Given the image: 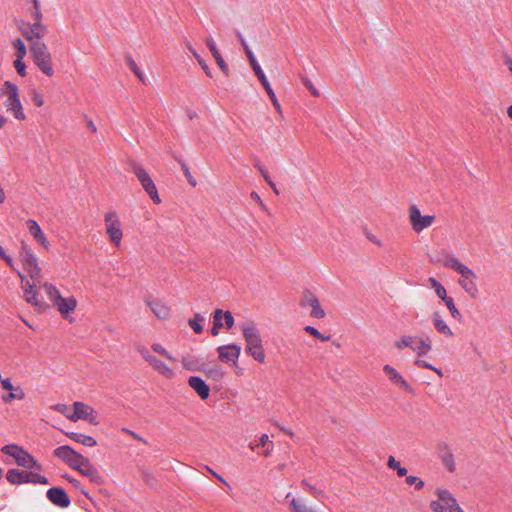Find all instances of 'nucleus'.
Here are the masks:
<instances>
[{
  "label": "nucleus",
  "mask_w": 512,
  "mask_h": 512,
  "mask_svg": "<svg viewBox=\"0 0 512 512\" xmlns=\"http://www.w3.org/2000/svg\"><path fill=\"white\" fill-rule=\"evenodd\" d=\"M240 328L246 343V353L257 362L264 363L265 352L263 348L262 337L255 323L253 321H247L243 323Z\"/></svg>",
  "instance_id": "1"
},
{
  "label": "nucleus",
  "mask_w": 512,
  "mask_h": 512,
  "mask_svg": "<svg viewBox=\"0 0 512 512\" xmlns=\"http://www.w3.org/2000/svg\"><path fill=\"white\" fill-rule=\"evenodd\" d=\"M444 265L461 275L458 283L472 299L478 297L479 290L474 281L476 279V274L468 266L464 265L454 256L448 257L445 260Z\"/></svg>",
  "instance_id": "2"
},
{
  "label": "nucleus",
  "mask_w": 512,
  "mask_h": 512,
  "mask_svg": "<svg viewBox=\"0 0 512 512\" xmlns=\"http://www.w3.org/2000/svg\"><path fill=\"white\" fill-rule=\"evenodd\" d=\"M30 52L35 65L47 76H53L52 57L46 44L42 41H34L30 44Z\"/></svg>",
  "instance_id": "3"
},
{
  "label": "nucleus",
  "mask_w": 512,
  "mask_h": 512,
  "mask_svg": "<svg viewBox=\"0 0 512 512\" xmlns=\"http://www.w3.org/2000/svg\"><path fill=\"white\" fill-rule=\"evenodd\" d=\"M435 495L439 500L430 502L429 507L432 512H464L449 490L438 488Z\"/></svg>",
  "instance_id": "4"
},
{
  "label": "nucleus",
  "mask_w": 512,
  "mask_h": 512,
  "mask_svg": "<svg viewBox=\"0 0 512 512\" xmlns=\"http://www.w3.org/2000/svg\"><path fill=\"white\" fill-rule=\"evenodd\" d=\"M129 166L130 170L135 174L138 181L141 183L143 189L149 195L151 200L155 204H159L161 202V199L158 194V190L148 172L141 165L137 164L133 160L129 162Z\"/></svg>",
  "instance_id": "5"
},
{
  "label": "nucleus",
  "mask_w": 512,
  "mask_h": 512,
  "mask_svg": "<svg viewBox=\"0 0 512 512\" xmlns=\"http://www.w3.org/2000/svg\"><path fill=\"white\" fill-rule=\"evenodd\" d=\"M1 451L13 457L19 466L27 469L41 470V465L27 451L16 444H8L2 447Z\"/></svg>",
  "instance_id": "6"
},
{
  "label": "nucleus",
  "mask_w": 512,
  "mask_h": 512,
  "mask_svg": "<svg viewBox=\"0 0 512 512\" xmlns=\"http://www.w3.org/2000/svg\"><path fill=\"white\" fill-rule=\"evenodd\" d=\"M7 480L13 485H20L24 483H34V484H48L49 480L47 477L40 475L38 473H34L31 471L18 470V469H10L6 474Z\"/></svg>",
  "instance_id": "7"
},
{
  "label": "nucleus",
  "mask_w": 512,
  "mask_h": 512,
  "mask_svg": "<svg viewBox=\"0 0 512 512\" xmlns=\"http://www.w3.org/2000/svg\"><path fill=\"white\" fill-rule=\"evenodd\" d=\"M20 258L24 269L32 279L37 280L41 277V268L39 267L38 260L25 242L21 243Z\"/></svg>",
  "instance_id": "8"
},
{
  "label": "nucleus",
  "mask_w": 512,
  "mask_h": 512,
  "mask_svg": "<svg viewBox=\"0 0 512 512\" xmlns=\"http://www.w3.org/2000/svg\"><path fill=\"white\" fill-rule=\"evenodd\" d=\"M408 212L412 230L416 233H420L425 228H428L436 220L434 215H421V212L416 205L410 206Z\"/></svg>",
  "instance_id": "9"
},
{
  "label": "nucleus",
  "mask_w": 512,
  "mask_h": 512,
  "mask_svg": "<svg viewBox=\"0 0 512 512\" xmlns=\"http://www.w3.org/2000/svg\"><path fill=\"white\" fill-rule=\"evenodd\" d=\"M73 407L74 412L66 415L69 420L76 422L81 419L88 421L92 425H98L97 413L91 406L83 402H74Z\"/></svg>",
  "instance_id": "10"
},
{
  "label": "nucleus",
  "mask_w": 512,
  "mask_h": 512,
  "mask_svg": "<svg viewBox=\"0 0 512 512\" xmlns=\"http://www.w3.org/2000/svg\"><path fill=\"white\" fill-rule=\"evenodd\" d=\"M106 232L110 240L118 247L123 236L121 224L116 212L110 211L105 215Z\"/></svg>",
  "instance_id": "11"
},
{
  "label": "nucleus",
  "mask_w": 512,
  "mask_h": 512,
  "mask_svg": "<svg viewBox=\"0 0 512 512\" xmlns=\"http://www.w3.org/2000/svg\"><path fill=\"white\" fill-rule=\"evenodd\" d=\"M301 307H311L312 310L310 312V316L318 319H322L325 317L326 313L324 309L320 306V302L317 296L310 291L309 289H305L302 292V296L299 302Z\"/></svg>",
  "instance_id": "12"
},
{
  "label": "nucleus",
  "mask_w": 512,
  "mask_h": 512,
  "mask_svg": "<svg viewBox=\"0 0 512 512\" xmlns=\"http://www.w3.org/2000/svg\"><path fill=\"white\" fill-rule=\"evenodd\" d=\"M218 358L223 363H236L241 352L237 344L222 345L217 348Z\"/></svg>",
  "instance_id": "13"
},
{
  "label": "nucleus",
  "mask_w": 512,
  "mask_h": 512,
  "mask_svg": "<svg viewBox=\"0 0 512 512\" xmlns=\"http://www.w3.org/2000/svg\"><path fill=\"white\" fill-rule=\"evenodd\" d=\"M46 496L48 500L57 507L67 508L71 504V500L64 489L52 487L47 490Z\"/></svg>",
  "instance_id": "14"
},
{
  "label": "nucleus",
  "mask_w": 512,
  "mask_h": 512,
  "mask_svg": "<svg viewBox=\"0 0 512 512\" xmlns=\"http://www.w3.org/2000/svg\"><path fill=\"white\" fill-rule=\"evenodd\" d=\"M383 371L386 374V376L389 378V380L402 388L404 391L413 394L414 390L413 388L408 384V382L398 373V371L392 367L391 365H385L383 367Z\"/></svg>",
  "instance_id": "15"
},
{
  "label": "nucleus",
  "mask_w": 512,
  "mask_h": 512,
  "mask_svg": "<svg viewBox=\"0 0 512 512\" xmlns=\"http://www.w3.org/2000/svg\"><path fill=\"white\" fill-rule=\"evenodd\" d=\"M27 26L28 30L23 31V35L31 43L34 42V39H36V41H40L48 31L47 27L42 24V22H33L32 24L28 23Z\"/></svg>",
  "instance_id": "16"
},
{
  "label": "nucleus",
  "mask_w": 512,
  "mask_h": 512,
  "mask_svg": "<svg viewBox=\"0 0 512 512\" xmlns=\"http://www.w3.org/2000/svg\"><path fill=\"white\" fill-rule=\"evenodd\" d=\"M29 233L32 235L34 240L43 246L45 249H48L50 246L49 241L47 240L45 234L43 233L41 227L35 220L29 219L26 222Z\"/></svg>",
  "instance_id": "17"
},
{
  "label": "nucleus",
  "mask_w": 512,
  "mask_h": 512,
  "mask_svg": "<svg viewBox=\"0 0 512 512\" xmlns=\"http://www.w3.org/2000/svg\"><path fill=\"white\" fill-rule=\"evenodd\" d=\"M256 76L258 77L259 81L261 82L262 86L264 87L265 91L267 92L274 108L277 110L278 113H281V106L277 100V97L273 91V89L271 88L263 70L261 69L260 66H257V69L254 70Z\"/></svg>",
  "instance_id": "18"
},
{
  "label": "nucleus",
  "mask_w": 512,
  "mask_h": 512,
  "mask_svg": "<svg viewBox=\"0 0 512 512\" xmlns=\"http://www.w3.org/2000/svg\"><path fill=\"white\" fill-rule=\"evenodd\" d=\"M188 384L201 399L205 400L209 397L210 388L202 378L198 376H190Z\"/></svg>",
  "instance_id": "19"
},
{
  "label": "nucleus",
  "mask_w": 512,
  "mask_h": 512,
  "mask_svg": "<svg viewBox=\"0 0 512 512\" xmlns=\"http://www.w3.org/2000/svg\"><path fill=\"white\" fill-rule=\"evenodd\" d=\"M5 106L8 111L13 112L16 119L21 121L26 119L19 96H8L5 101Z\"/></svg>",
  "instance_id": "20"
},
{
  "label": "nucleus",
  "mask_w": 512,
  "mask_h": 512,
  "mask_svg": "<svg viewBox=\"0 0 512 512\" xmlns=\"http://www.w3.org/2000/svg\"><path fill=\"white\" fill-rule=\"evenodd\" d=\"M85 465L80 469V473L90 479L95 484H102L103 478L97 468L93 466L90 460H84Z\"/></svg>",
  "instance_id": "21"
},
{
  "label": "nucleus",
  "mask_w": 512,
  "mask_h": 512,
  "mask_svg": "<svg viewBox=\"0 0 512 512\" xmlns=\"http://www.w3.org/2000/svg\"><path fill=\"white\" fill-rule=\"evenodd\" d=\"M54 304L57 306L58 311L61 313V315L65 317L68 313H70L76 308L77 302L73 297L64 298L62 296H57V299L54 302Z\"/></svg>",
  "instance_id": "22"
},
{
  "label": "nucleus",
  "mask_w": 512,
  "mask_h": 512,
  "mask_svg": "<svg viewBox=\"0 0 512 512\" xmlns=\"http://www.w3.org/2000/svg\"><path fill=\"white\" fill-rule=\"evenodd\" d=\"M432 321H433V325L438 333L444 335L447 338H451L454 336L453 331L447 325V323L442 319V316L440 315V313L438 311H435L433 313Z\"/></svg>",
  "instance_id": "23"
},
{
  "label": "nucleus",
  "mask_w": 512,
  "mask_h": 512,
  "mask_svg": "<svg viewBox=\"0 0 512 512\" xmlns=\"http://www.w3.org/2000/svg\"><path fill=\"white\" fill-rule=\"evenodd\" d=\"M147 305L157 318L167 319L170 316V308L160 300H148Z\"/></svg>",
  "instance_id": "24"
},
{
  "label": "nucleus",
  "mask_w": 512,
  "mask_h": 512,
  "mask_svg": "<svg viewBox=\"0 0 512 512\" xmlns=\"http://www.w3.org/2000/svg\"><path fill=\"white\" fill-rule=\"evenodd\" d=\"M206 44H207L210 52L212 53L213 57L215 58V61H216L217 65L219 66L220 70L226 76H228L229 75L228 65L226 64V62L224 61L223 57L221 56L219 50L217 49L215 42L212 39L208 38L206 40Z\"/></svg>",
  "instance_id": "25"
},
{
  "label": "nucleus",
  "mask_w": 512,
  "mask_h": 512,
  "mask_svg": "<svg viewBox=\"0 0 512 512\" xmlns=\"http://www.w3.org/2000/svg\"><path fill=\"white\" fill-rule=\"evenodd\" d=\"M183 368L189 371H205V364L200 362L195 356L187 354L181 359Z\"/></svg>",
  "instance_id": "26"
},
{
  "label": "nucleus",
  "mask_w": 512,
  "mask_h": 512,
  "mask_svg": "<svg viewBox=\"0 0 512 512\" xmlns=\"http://www.w3.org/2000/svg\"><path fill=\"white\" fill-rule=\"evenodd\" d=\"M150 366L153 367L159 374L165 376L166 378H172L174 376V371L170 367H168L164 362L157 359L154 355L148 360Z\"/></svg>",
  "instance_id": "27"
},
{
  "label": "nucleus",
  "mask_w": 512,
  "mask_h": 512,
  "mask_svg": "<svg viewBox=\"0 0 512 512\" xmlns=\"http://www.w3.org/2000/svg\"><path fill=\"white\" fill-rule=\"evenodd\" d=\"M415 343L417 345L411 349L416 352L418 357L426 355L432 349V341L428 336L426 338L416 337Z\"/></svg>",
  "instance_id": "28"
},
{
  "label": "nucleus",
  "mask_w": 512,
  "mask_h": 512,
  "mask_svg": "<svg viewBox=\"0 0 512 512\" xmlns=\"http://www.w3.org/2000/svg\"><path fill=\"white\" fill-rule=\"evenodd\" d=\"M65 435L73 441L80 443L87 447H94L97 445V441L89 435H84L77 432H65Z\"/></svg>",
  "instance_id": "29"
},
{
  "label": "nucleus",
  "mask_w": 512,
  "mask_h": 512,
  "mask_svg": "<svg viewBox=\"0 0 512 512\" xmlns=\"http://www.w3.org/2000/svg\"><path fill=\"white\" fill-rule=\"evenodd\" d=\"M75 452L76 451L74 449H72L70 446L62 445V446L57 447L53 451V454L55 457L59 458L60 460H62L63 462H65L68 465V463L72 459L73 455H75Z\"/></svg>",
  "instance_id": "30"
},
{
  "label": "nucleus",
  "mask_w": 512,
  "mask_h": 512,
  "mask_svg": "<svg viewBox=\"0 0 512 512\" xmlns=\"http://www.w3.org/2000/svg\"><path fill=\"white\" fill-rule=\"evenodd\" d=\"M222 314V309H216L213 313V327L211 329V334L213 336H217L219 334L220 329L224 327L222 321Z\"/></svg>",
  "instance_id": "31"
},
{
  "label": "nucleus",
  "mask_w": 512,
  "mask_h": 512,
  "mask_svg": "<svg viewBox=\"0 0 512 512\" xmlns=\"http://www.w3.org/2000/svg\"><path fill=\"white\" fill-rule=\"evenodd\" d=\"M387 466L390 469L395 470L399 477H404L407 475V469L405 467H402L400 462L397 461L394 456L388 457Z\"/></svg>",
  "instance_id": "32"
},
{
  "label": "nucleus",
  "mask_w": 512,
  "mask_h": 512,
  "mask_svg": "<svg viewBox=\"0 0 512 512\" xmlns=\"http://www.w3.org/2000/svg\"><path fill=\"white\" fill-rule=\"evenodd\" d=\"M24 297L28 303H31L32 305L41 308V304L37 298V292L34 289L33 285H29V287L25 289Z\"/></svg>",
  "instance_id": "33"
},
{
  "label": "nucleus",
  "mask_w": 512,
  "mask_h": 512,
  "mask_svg": "<svg viewBox=\"0 0 512 512\" xmlns=\"http://www.w3.org/2000/svg\"><path fill=\"white\" fill-rule=\"evenodd\" d=\"M208 378H211L215 381H219L223 378L224 372L220 365L215 364L213 367L205 369L204 371Z\"/></svg>",
  "instance_id": "34"
},
{
  "label": "nucleus",
  "mask_w": 512,
  "mask_h": 512,
  "mask_svg": "<svg viewBox=\"0 0 512 512\" xmlns=\"http://www.w3.org/2000/svg\"><path fill=\"white\" fill-rule=\"evenodd\" d=\"M203 321L204 317L201 314L196 313L193 318L189 319L188 324L196 334H201L203 332L201 322Z\"/></svg>",
  "instance_id": "35"
},
{
  "label": "nucleus",
  "mask_w": 512,
  "mask_h": 512,
  "mask_svg": "<svg viewBox=\"0 0 512 512\" xmlns=\"http://www.w3.org/2000/svg\"><path fill=\"white\" fill-rule=\"evenodd\" d=\"M415 341V336L404 335L398 341H396L394 345L398 350H402L406 347H413L412 344L415 343Z\"/></svg>",
  "instance_id": "36"
},
{
  "label": "nucleus",
  "mask_w": 512,
  "mask_h": 512,
  "mask_svg": "<svg viewBox=\"0 0 512 512\" xmlns=\"http://www.w3.org/2000/svg\"><path fill=\"white\" fill-rule=\"evenodd\" d=\"M84 460H89L88 458L84 457L82 454L75 452V455H73L72 459L68 463V465L77 471H80V469L85 465Z\"/></svg>",
  "instance_id": "37"
},
{
  "label": "nucleus",
  "mask_w": 512,
  "mask_h": 512,
  "mask_svg": "<svg viewBox=\"0 0 512 512\" xmlns=\"http://www.w3.org/2000/svg\"><path fill=\"white\" fill-rule=\"evenodd\" d=\"M126 61H127V65L128 67L132 70V72L136 75V77L142 82V83H145V77H144V74L141 72V70L139 69V67L137 66L136 62L134 61V59L130 56V55H127L126 56Z\"/></svg>",
  "instance_id": "38"
},
{
  "label": "nucleus",
  "mask_w": 512,
  "mask_h": 512,
  "mask_svg": "<svg viewBox=\"0 0 512 512\" xmlns=\"http://www.w3.org/2000/svg\"><path fill=\"white\" fill-rule=\"evenodd\" d=\"M429 282L431 284V287L434 288L437 296L439 298H441L442 300H444L445 298H447V293H446V289L444 288V286L439 282L437 281L435 278L433 277H430L429 278Z\"/></svg>",
  "instance_id": "39"
},
{
  "label": "nucleus",
  "mask_w": 512,
  "mask_h": 512,
  "mask_svg": "<svg viewBox=\"0 0 512 512\" xmlns=\"http://www.w3.org/2000/svg\"><path fill=\"white\" fill-rule=\"evenodd\" d=\"M449 310V312L451 313V316L454 318V319H457V320H461V313L459 312V310L456 308L455 304H454V300L453 298L451 297H447L443 300Z\"/></svg>",
  "instance_id": "40"
},
{
  "label": "nucleus",
  "mask_w": 512,
  "mask_h": 512,
  "mask_svg": "<svg viewBox=\"0 0 512 512\" xmlns=\"http://www.w3.org/2000/svg\"><path fill=\"white\" fill-rule=\"evenodd\" d=\"M304 331L323 342L329 341L331 339V335H323L318 331V329L310 325L305 326Z\"/></svg>",
  "instance_id": "41"
},
{
  "label": "nucleus",
  "mask_w": 512,
  "mask_h": 512,
  "mask_svg": "<svg viewBox=\"0 0 512 512\" xmlns=\"http://www.w3.org/2000/svg\"><path fill=\"white\" fill-rule=\"evenodd\" d=\"M291 512H316L313 508L301 504L295 498L290 502Z\"/></svg>",
  "instance_id": "42"
},
{
  "label": "nucleus",
  "mask_w": 512,
  "mask_h": 512,
  "mask_svg": "<svg viewBox=\"0 0 512 512\" xmlns=\"http://www.w3.org/2000/svg\"><path fill=\"white\" fill-rule=\"evenodd\" d=\"M405 482L410 486H414V489L417 491L423 489L425 485L424 481L421 478L412 475H406Z\"/></svg>",
  "instance_id": "43"
},
{
  "label": "nucleus",
  "mask_w": 512,
  "mask_h": 512,
  "mask_svg": "<svg viewBox=\"0 0 512 512\" xmlns=\"http://www.w3.org/2000/svg\"><path fill=\"white\" fill-rule=\"evenodd\" d=\"M43 288L53 303L56 301L57 296H61L59 290L50 283H44Z\"/></svg>",
  "instance_id": "44"
},
{
  "label": "nucleus",
  "mask_w": 512,
  "mask_h": 512,
  "mask_svg": "<svg viewBox=\"0 0 512 512\" xmlns=\"http://www.w3.org/2000/svg\"><path fill=\"white\" fill-rule=\"evenodd\" d=\"M151 348H152V350L154 352L162 355L163 357H165L169 361H171V362H175L176 361V359L161 344L154 343V344H152Z\"/></svg>",
  "instance_id": "45"
},
{
  "label": "nucleus",
  "mask_w": 512,
  "mask_h": 512,
  "mask_svg": "<svg viewBox=\"0 0 512 512\" xmlns=\"http://www.w3.org/2000/svg\"><path fill=\"white\" fill-rule=\"evenodd\" d=\"M188 48L192 52L193 56L197 59L199 65L204 70L205 74L208 77H212L211 70L209 66L206 64V62L203 60V58L191 46H189Z\"/></svg>",
  "instance_id": "46"
},
{
  "label": "nucleus",
  "mask_w": 512,
  "mask_h": 512,
  "mask_svg": "<svg viewBox=\"0 0 512 512\" xmlns=\"http://www.w3.org/2000/svg\"><path fill=\"white\" fill-rule=\"evenodd\" d=\"M13 45L16 49L17 58L23 59L27 53V49L24 42L20 38H17L14 41Z\"/></svg>",
  "instance_id": "47"
},
{
  "label": "nucleus",
  "mask_w": 512,
  "mask_h": 512,
  "mask_svg": "<svg viewBox=\"0 0 512 512\" xmlns=\"http://www.w3.org/2000/svg\"><path fill=\"white\" fill-rule=\"evenodd\" d=\"M256 167L260 171V173L263 176V178L266 181V183L272 188L274 193L278 195L279 194V190L277 189L275 183L271 180V178H270L269 174L267 173V171L261 165L257 164Z\"/></svg>",
  "instance_id": "48"
},
{
  "label": "nucleus",
  "mask_w": 512,
  "mask_h": 512,
  "mask_svg": "<svg viewBox=\"0 0 512 512\" xmlns=\"http://www.w3.org/2000/svg\"><path fill=\"white\" fill-rule=\"evenodd\" d=\"M415 365L417 367H420V368H425V369H429V370H433L434 372H436L440 377L443 375L442 374V371L441 369H438L436 367H434L432 364H430L429 362L425 361V360H421V359H417L415 361Z\"/></svg>",
  "instance_id": "49"
},
{
  "label": "nucleus",
  "mask_w": 512,
  "mask_h": 512,
  "mask_svg": "<svg viewBox=\"0 0 512 512\" xmlns=\"http://www.w3.org/2000/svg\"><path fill=\"white\" fill-rule=\"evenodd\" d=\"M222 320H224L223 324L226 329H231L234 325V317L230 311H223Z\"/></svg>",
  "instance_id": "50"
},
{
  "label": "nucleus",
  "mask_w": 512,
  "mask_h": 512,
  "mask_svg": "<svg viewBox=\"0 0 512 512\" xmlns=\"http://www.w3.org/2000/svg\"><path fill=\"white\" fill-rule=\"evenodd\" d=\"M142 480L150 487H155L157 485V480L156 478L149 472H147L146 470H143L142 471Z\"/></svg>",
  "instance_id": "51"
},
{
  "label": "nucleus",
  "mask_w": 512,
  "mask_h": 512,
  "mask_svg": "<svg viewBox=\"0 0 512 512\" xmlns=\"http://www.w3.org/2000/svg\"><path fill=\"white\" fill-rule=\"evenodd\" d=\"M181 169H182V171H183V173H184V175H185V177H186V179H187L188 183H189L191 186L195 187V186L197 185V181H196V179L192 176V174L190 173V170H189L188 165H187L186 163H182V168H181Z\"/></svg>",
  "instance_id": "52"
},
{
  "label": "nucleus",
  "mask_w": 512,
  "mask_h": 512,
  "mask_svg": "<svg viewBox=\"0 0 512 512\" xmlns=\"http://www.w3.org/2000/svg\"><path fill=\"white\" fill-rule=\"evenodd\" d=\"M443 463H444L445 467L448 469V471H450V472L455 471V462H454V457H453L452 453H448L445 457H443Z\"/></svg>",
  "instance_id": "53"
},
{
  "label": "nucleus",
  "mask_w": 512,
  "mask_h": 512,
  "mask_svg": "<svg viewBox=\"0 0 512 512\" xmlns=\"http://www.w3.org/2000/svg\"><path fill=\"white\" fill-rule=\"evenodd\" d=\"M243 49H244L245 54L247 55V57H248V59H249V63H250V65H251V67H252L253 71H254V70H256V69H257V66H260V65H259V64H258V62L256 61V59H255V56H254L253 52L250 50V48L248 47V45H245V47H243Z\"/></svg>",
  "instance_id": "54"
},
{
  "label": "nucleus",
  "mask_w": 512,
  "mask_h": 512,
  "mask_svg": "<svg viewBox=\"0 0 512 512\" xmlns=\"http://www.w3.org/2000/svg\"><path fill=\"white\" fill-rule=\"evenodd\" d=\"M4 85H5V88H6L5 93L8 96H19L17 85L12 83L11 81H6Z\"/></svg>",
  "instance_id": "55"
},
{
  "label": "nucleus",
  "mask_w": 512,
  "mask_h": 512,
  "mask_svg": "<svg viewBox=\"0 0 512 512\" xmlns=\"http://www.w3.org/2000/svg\"><path fill=\"white\" fill-rule=\"evenodd\" d=\"M14 67L20 76L24 77L26 75V65L23 62V59L17 58L14 61Z\"/></svg>",
  "instance_id": "56"
},
{
  "label": "nucleus",
  "mask_w": 512,
  "mask_h": 512,
  "mask_svg": "<svg viewBox=\"0 0 512 512\" xmlns=\"http://www.w3.org/2000/svg\"><path fill=\"white\" fill-rule=\"evenodd\" d=\"M301 79H302V82H303L304 86L311 92V94L313 96L318 97L319 96V91L314 87V85L311 82V80L308 79L307 77H304V76H302Z\"/></svg>",
  "instance_id": "57"
},
{
  "label": "nucleus",
  "mask_w": 512,
  "mask_h": 512,
  "mask_svg": "<svg viewBox=\"0 0 512 512\" xmlns=\"http://www.w3.org/2000/svg\"><path fill=\"white\" fill-rule=\"evenodd\" d=\"M302 484L307 487L312 495L315 497V498H318L320 496H323L324 495V492L320 489H317L315 486L311 485L307 480H302Z\"/></svg>",
  "instance_id": "58"
},
{
  "label": "nucleus",
  "mask_w": 512,
  "mask_h": 512,
  "mask_svg": "<svg viewBox=\"0 0 512 512\" xmlns=\"http://www.w3.org/2000/svg\"><path fill=\"white\" fill-rule=\"evenodd\" d=\"M137 351L142 356V358L147 362L153 356V354L150 352V350L148 348H146L145 346H138Z\"/></svg>",
  "instance_id": "59"
},
{
  "label": "nucleus",
  "mask_w": 512,
  "mask_h": 512,
  "mask_svg": "<svg viewBox=\"0 0 512 512\" xmlns=\"http://www.w3.org/2000/svg\"><path fill=\"white\" fill-rule=\"evenodd\" d=\"M32 101L37 107H41L44 105V98L43 96L38 93L37 91H33L32 94Z\"/></svg>",
  "instance_id": "60"
},
{
  "label": "nucleus",
  "mask_w": 512,
  "mask_h": 512,
  "mask_svg": "<svg viewBox=\"0 0 512 512\" xmlns=\"http://www.w3.org/2000/svg\"><path fill=\"white\" fill-rule=\"evenodd\" d=\"M0 258L3 259L9 267L13 268L12 258L6 254L5 250L3 249V247L1 245H0Z\"/></svg>",
  "instance_id": "61"
},
{
  "label": "nucleus",
  "mask_w": 512,
  "mask_h": 512,
  "mask_svg": "<svg viewBox=\"0 0 512 512\" xmlns=\"http://www.w3.org/2000/svg\"><path fill=\"white\" fill-rule=\"evenodd\" d=\"M250 197H251V199L256 201L264 211H266V212L268 211L267 207L265 206V204L263 203V201L261 200V198L257 192H254V191L251 192Z\"/></svg>",
  "instance_id": "62"
},
{
  "label": "nucleus",
  "mask_w": 512,
  "mask_h": 512,
  "mask_svg": "<svg viewBox=\"0 0 512 512\" xmlns=\"http://www.w3.org/2000/svg\"><path fill=\"white\" fill-rule=\"evenodd\" d=\"M31 17L34 20V22H41L42 20V12L40 7L39 8H33V11L31 12Z\"/></svg>",
  "instance_id": "63"
},
{
  "label": "nucleus",
  "mask_w": 512,
  "mask_h": 512,
  "mask_svg": "<svg viewBox=\"0 0 512 512\" xmlns=\"http://www.w3.org/2000/svg\"><path fill=\"white\" fill-rule=\"evenodd\" d=\"M365 235H366L367 239H368L370 242H372V243L376 244V245H377V246H379V247H382V246H383L382 241H381V240H379V239H378L375 235H373L372 233H370V232H368V231H367V232L365 233Z\"/></svg>",
  "instance_id": "64"
}]
</instances>
